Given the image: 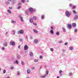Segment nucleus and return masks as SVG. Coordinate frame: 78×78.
<instances>
[{
	"label": "nucleus",
	"instance_id": "nucleus-3",
	"mask_svg": "<svg viewBox=\"0 0 78 78\" xmlns=\"http://www.w3.org/2000/svg\"><path fill=\"white\" fill-rule=\"evenodd\" d=\"M67 27L70 28V29H71V28H72V25H71V24H68L67 25Z\"/></svg>",
	"mask_w": 78,
	"mask_h": 78
},
{
	"label": "nucleus",
	"instance_id": "nucleus-40",
	"mask_svg": "<svg viewBox=\"0 0 78 78\" xmlns=\"http://www.w3.org/2000/svg\"><path fill=\"white\" fill-rule=\"evenodd\" d=\"M9 9H12V7H9Z\"/></svg>",
	"mask_w": 78,
	"mask_h": 78
},
{
	"label": "nucleus",
	"instance_id": "nucleus-4",
	"mask_svg": "<svg viewBox=\"0 0 78 78\" xmlns=\"http://www.w3.org/2000/svg\"><path fill=\"white\" fill-rule=\"evenodd\" d=\"M10 45H13V46L15 45V42H10Z\"/></svg>",
	"mask_w": 78,
	"mask_h": 78
},
{
	"label": "nucleus",
	"instance_id": "nucleus-58",
	"mask_svg": "<svg viewBox=\"0 0 78 78\" xmlns=\"http://www.w3.org/2000/svg\"><path fill=\"white\" fill-rule=\"evenodd\" d=\"M34 11H35V10H34Z\"/></svg>",
	"mask_w": 78,
	"mask_h": 78
},
{
	"label": "nucleus",
	"instance_id": "nucleus-31",
	"mask_svg": "<svg viewBox=\"0 0 78 78\" xmlns=\"http://www.w3.org/2000/svg\"><path fill=\"white\" fill-rule=\"evenodd\" d=\"M59 32H57L56 33V35H59Z\"/></svg>",
	"mask_w": 78,
	"mask_h": 78
},
{
	"label": "nucleus",
	"instance_id": "nucleus-29",
	"mask_svg": "<svg viewBox=\"0 0 78 78\" xmlns=\"http://www.w3.org/2000/svg\"><path fill=\"white\" fill-rule=\"evenodd\" d=\"M50 50L51 51H53V48H50Z\"/></svg>",
	"mask_w": 78,
	"mask_h": 78
},
{
	"label": "nucleus",
	"instance_id": "nucleus-49",
	"mask_svg": "<svg viewBox=\"0 0 78 78\" xmlns=\"http://www.w3.org/2000/svg\"><path fill=\"white\" fill-rule=\"evenodd\" d=\"M4 49H5V48L3 47V48H2V50H4Z\"/></svg>",
	"mask_w": 78,
	"mask_h": 78
},
{
	"label": "nucleus",
	"instance_id": "nucleus-53",
	"mask_svg": "<svg viewBox=\"0 0 78 78\" xmlns=\"http://www.w3.org/2000/svg\"><path fill=\"white\" fill-rule=\"evenodd\" d=\"M26 38H27V39H28V37L26 36Z\"/></svg>",
	"mask_w": 78,
	"mask_h": 78
},
{
	"label": "nucleus",
	"instance_id": "nucleus-30",
	"mask_svg": "<svg viewBox=\"0 0 78 78\" xmlns=\"http://www.w3.org/2000/svg\"><path fill=\"white\" fill-rule=\"evenodd\" d=\"M3 73H6V70H4L3 71Z\"/></svg>",
	"mask_w": 78,
	"mask_h": 78
},
{
	"label": "nucleus",
	"instance_id": "nucleus-47",
	"mask_svg": "<svg viewBox=\"0 0 78 78\" xmlns=\"http://www.w3.org/2000/svg\"><path fill=\"white\" fill-rule=\"evenodd\" d=\"M20 6H19V7H17V9H20Z\"/></svg>",
	"mask_w": 78,
	"mask_h": 78
},
{
	"label": "nucleus",
	"instance_id": "nucleus-7",
	"mask_svg": "<svg viewBox=\"0 0 78 78\" xmlns=\"http://www.w3.org/2000/svg\"><path fill=\"white\" fill-rule=\"evenodd\" d=\"M78 15H76L75 16L74 19L75 20H76V19H78Z\"/></svg>",
	"mask_w": 78,
	"mask_h": 78
},
{
	"label": "nucleus",
	"instance_id": "nucleus-41",
	"mask_svg": "<svg viewBox=\"0 0 78 78\" xmlns=\"http://www.w3.org/2000/svg\"><path fill=\"white\" fill-rule=\"evenodd\" d=\"M51 30H53V27L51 26Z\"/></svg>",
	"mask_w": 78,
	"mask_h": 78
},
{
	"label": "nucleus",
	"instance_id": "nucleus-22",
	"mask_svg": "<svg viewBox=\"0 0 78 78\" xmlns=\"http://www.w3.org/2000/svg\"><path fill=\"white\" fill-rule=\"evenodd\" d=\"M21 63H22V65H24V64H25L24 62L23 61H21Z\"/></svg>",
	"mask_w": 78,
	"mask_h": 78
},
{
	"label": "nucleus",
	"instance_id": "nucleus-33",
	"mask_svg": "<svg viewBox=\"0 0 78 78\" xmlns=\"http://www.w3.org/2000/svg\"><path fill=\"white\" fill-rule=\"evenodd\" d=\"M10 69L11 70H12V69H14V67H11Z\"/></svg>",
	"mask_w": 78,
	"mask_h": 78
},
{
	"label": "nucleus",
	"instance_id": "nucleus-2",
	"mask_svg": "<svg viewBox=\"0 0 78 78\" xmlns=\"http://www.w3.org/2000/svg\"><path fill=\"white\" fill-rule=\"evenodd\" d=\"M66 16H67V17H69V16H70L69 12L68 11H67L66 12Z\"/></svg>",
	"mask_w": 78,
	"mask_h": 78
},
{
	"label": "nucleus",
	"instance_id": "nucleus-18",
	"mask_svg": "<svg viewBox=\"0 0 78 78\" xmlns=\"http://www.w3.org/2000/svg\"><path fill=\"white\" fill-rule=\"evenodd\" d=\"M69 50H73V47H70Z\"/></svg>",
	"mask_w": 78,
	"mask_h": 78
},
{
	"label": "nucleus",
	"instance_id": "nucleus-20",
	"mask_svg": "<svg viewBox=\"0 0 78 78\" xmlns=\"http://www.w3.org/2000/svg\"><path fill=\"white\" fill-rule=\"evenodd\" d=\"M46 76V74H45V75L44 76H41V78H45V77Z\"/></svg>",
	"mask_w": 78,
	"mask_h": 78
},
{
	"label": "nucleus",
	"instance_id": "nucleus-56",
	"mask_svg": "<svg viewBox=\"0 0 78 78\" xmlns=\"http://www.w3.org/2000/svg\"><path fill=\"white\" fill-rule=\"evenodd\" d=\"M9 1H11V0H8Z\"/></svg>",
	"mask_w": 78,
	"mask_h": 78
},
{
	"label": "nucleus",
	"instance_id": "nucleus-23",
	"mask_svg": "<svg viewBox=\"0 0 78 78\" xmlns=\"http://www.w3.org/2000/svg\"><path fill=\"white\" fill-rule=\"evenodd\" d=\"M16 64H18L19 62H18V61H17V60H16Z\"/></svg>",
	"mask_w": 78,
	"mask_h": 78
},
{
	"label": "nucleus",
	"instance_id": "nucleus-32",
	"mask_svg": "<svg viewBox=\"0 0 78 78\" xmlns=\"http://www.w3.org/2000/svg\"><path fill=\"white\" fill-rule=\"evenodd\" d=\"M21 2L22 3H24V2H25V1L24 0H21Z\"/></svg>",
	"mask_w": 78,
	"mask_h": 78
},
{
	"label": "nucleus",
	"instance_id": "nucleus-44",
	"mask_svg": "<svg viewBox=\"0 0 78 78\" xmlns=\"http://www.w3.org/2000/svg\"><path fill=\"white\" fill-rule=\"evenodd\" d=\"M17 75H20V73H19V72H18L17 73Z\"/></svg>",
	"mask_w": 78,
	"mask_h": 78
},
{
	"label": "nucleus",
	"instance_id": "nucleus-26",
	"mask_svg": "<svg viewBox=\"0 0 78 78\" xmlns=\"http://www.w3.org/2000/svg\"><path fill=\"white\" fill-rule=\"evenodd\" d=\"M13 35H14L15 34H16V31H15L13 30Z\"/></svg>",
	"mask_w": 78,
	"mask_h": 78
},
{
	"label": "nucleus",
	"instance_id": "nucleus-15",
	"mask_svg": "<svg viewBox=\"0 0 78 78\" xmlns=\"http://www.w3.org/2000/svg\"><path fill=\"white\" fill-rule=\"evenodd\" d=\"M34 31L36 33H38V32L37 30H34Z\"/></svg>",
	"mask_w": 78,
	"mask_h": 78
},
{
	"label": "nucleus",
	"instance_id": "nucleus-10",
	"mask_svg": "<svg viewBox=\"0 0 78 78\" xmlns=\"http://www.w3.org/2000/svg\"><path fill=\"white\" fill-rule=\"evenodd\" d=\"M24 31L23 30H21L20 31V34H23V33H24Z\"/></svg>",
	"mask_w": 78,
	"mask_h": 78
},
{
	"label": "nucleus",
	"instance_id": "nucleus-55",
	"mask_svg": "<svg viewBox=\"0 0 78 78\" xmlns=\"http://www.w3.org/2000/svg\"><path fill=\"white\" fill-rule=\"evenodd\" d=\"M26 78H29V77H26Z\"/></svg>",
	"mask_w": 78,
	"mask_h": 78
},
{
	"label": "nucleus",
	"instance_id": "nucleus-45",
	"mask_svg": "<svg viewBox=\"0 0 78 78\" xmlns=\"http://www.w3.org/2000/svg\"><path fill=\"white\" fill-rule=\"evenodd\" d=\"M74 31L75 32H76L77 31V29H75L74 30Z\"/></svg>",
	"mask_w": 78,
	"mask_h": 78
},
{
	"label": "nucleus",
	"instance_id": "nucleus-34",
	"mask_svg": "<svg viewBox=\"0 0 78 78\" xmlns=\"http://www.w3.org/2000/svg\"><path fill=\"white\" fill-rule=\"evenodd\" d=\"M34 61V62H38V60L36 59Z\"/></svg>",
	"mask_w": 78,
	"mask_h": 78
},
{
	"label": "nucleus",
	"instance_id": "nucleus-48",
	"mask_svg": "<svg viewBox=\"0 0 78 78\" xmlns=\"http://www.w3.org/2000/svg\"><path fill=\"white\" fill-rule=\"evenodd\" d=\"M59 42V43H62V41H60Z\"/></svg>",
	"mask_w": 78,
	"mask_h": 78
},
{
	"label": "nucleus",
	"instance_id": "nucleus-24",
	"mask_svg": "<svg viewBox=\"0 0 78 78\" xmlns=\"http://www.w3.org/2000/svg\"><path fill=\"white\" fill-rule=\"evenodd\" d=\"M62 72V71L61 70H59V73L61 74V73Z\"/></svg>",
	"mask_w": 78,
	"mask_h": 78
},
{
	"label": "nucleus",
	"instance_id": "nucleus-28",
	"mask_svg": "<svg viewBox=\"0 0 78 78\" xmlns=\"http://www.w3.org/2000/svg\"><path fill=\"white\" fill-rule=\"evenodd\" d=\"M48 70H47L46 71V75H48Z\"/></svg>",
	"mask_w": 78,
	"mask_h": 78
},
{
	"label": "nucleus",
	"instance_id": "nucleus-42",
	"mask_svg": "<svg viewBox=\"0 0 78 78\" xmlns=\"http://www.w3.org/2000/svg\"><path fill=\"white\" fill-rule=\"evenodd\" d=\"M42 56L41 55L40 56V58L42 59Z\"/></svg>",
	"mask_w": 78,
	"mask_h": 78
},
{
	"label": "nucleus",
	"instance_id": "nucleus-52",
	"mask_svg": "<svg viewBox=\"0 0 78 78\" xmlns=\"http://www.w3.org/2000/svg\"><path fill=\"white\" fill-rule=\"evenodd\" d=\"M57 78H59V76H58L57 77Z\"/></svg>",
	"mask_w": 78,
	"mask_h": 78
},
{
	"label": "nucleus",
	"instance_id": "nucleus-38",
	"mask_svg": "<svg viewBox=\"0 0 78 78\" xmlns=\"http://www.w3.org/2000/svg\"><path fill=\"white\" fill-rule=\"evenodd\" d=\"M33 24L34 25H37V23H33Z\"/></svg>",
	"mask_w": 78,
	"mask_h": 78
},
{
	"label": "nucleus",
	"instance_id": "nucleus-16",
	"mask_svg": "<svg viewBox=\"0 0 78 78\" xmlns=\"http://www.w3.org/2000/svg\"><path fill=\"white\" fill-rule=\"evenodd\" d=\"M8 44V43L6 42L5 43V44H4V46L5 47H6L7 46V44Z\"/></svg>",
	"mask_w": 78,
	"mask_h": 78
},
{
	"label": "nucleus",
	"instance_id": "nucleus-54",
	"mask_svg": "<svg viewBox=\"0 0 78 78\" xmlns=\"http://www.w3.org/2000/svg\"><path fill=\"white\" fill-rule=\"evenodd\" d=\"M0 71H1V68H0Z\"/></svg>",
	"mask_w": 78,
	"mask_h": 78
},
{
	"label": "nucleus",
	"instance_id": "nucleus-19",
	"mask_svg": "<svg viewBox=\"0 0 78 78\" xmlns=\"http://www.w3.org/2000/svg\"><path fill=\"white\" fill-rule=\"evenodd\" d=\"M11 22L12 23H16V21L13 20H12Z\"/></svg>",
	"mask_w": 78,
	"mask_h": 78
},
{
	"label": "nucleus",
	"instance_id": "nucleus-17",
	"mask_svg": "<svg viewBox=\"0 0 78 78\" xmlns=\"http://www.w3.org/2000/svg\"><path fill=\"white\" fill-rule=\"evenodd\" d=\"M8 12L10 14H11V11H10L8 9L7 10Z\"/></svg>",
	"mask_w": 78,
	"mask_h": 78
},
{
	"label": "nucleus",
	"instance_id": "nucleus-21",
	"mask_svg": "<svg viewBox=\"0 0 78 78\" xmlns=\"http://www.w3.org/2000/svg\"><path fill=\"white\" fill-rule=\"evenodd\" d=\"M73 74L72 73H69V76H72V75Z\"/></svg>",
	"mask_w": 78,
	"mask_h": 78
},
{
	"label": "nucleus",
	"instance_id": "nucleus-51",
	"mask_svg": "<svg viewBox=\"0 0 78 78\" xmlns=\"http://www.w3.org/2000/svg\"><path fill=\"white\" fill-rule=\"evenodd\" d=\"M6 34H8V32H6Z\"/></svg>",
	"mask_w": 78,
	"mask_h": 78
},
{
	"label": "nucleus",
	"instance_id": "nucleus-39",
	"mask_svg": "<svg viewBox=\"0 0 78 78\" xmlns=\"http://www.w3.org/2000/svg\"><path fill=\"white\" fill-rule=\"evenodd\" d=\"M62 30L63 31H64V32H66V29H65L63 28Z\"/></svg>",
	"mask_w": 78,
	"mask_h": 78
},
{
	"label": "nucleus",
	"instance_id": "nucleus-43",
	"mask_svg": "<svg viewBox=\"0 0 78 78\" xmlns=\"http://www.w3.org/2000/svg\"><path fill=\"white\" fill-rule=\"evenodd\" d=\"M75 8V6H74L73 7V9H74Z\"/></svg>",
	"mask_w": 78,
	"mask_h": 78
},
{
	"label": "nucleus",
	"instance_id": "nucleus-13",
	"mask_svg": "<svg viewBox=\"0 0 78 78\" xmlns=\"http://www.w3.org/2000/svg\"><path fill=\"white\" fill-rule=\"evenodd\" d=\"M50 33L52 34H53V33H54V32H53V30H51L50 31Z\"/></svg>",
	"mask_w": 78,
	"mask_h": 78
},
{
	"label": "nucleus",
	"instance_id": "nucleus-5",
	"mask_svg": "<svg viewBox=\"0 0 78 78\" xmlns=\"http://www.w3.org/2000/svg\"><path fill=\"white\" fill-rule=\"evenodd\" d=\"M27 73H28V74L30 73H31V70H30V69H28L27 70Z\"/></svg>",
	"mask_w": 78,
	"mask_h": 78
},
{
	"label": "nucleus",
	"instance_id": "nucleus-50",
	"mask_svg": "<svg viewBox=\"0 0 78 78\" xmlns=\"http://www.w3.org/2000/svg\"><path fill=\"white\" fill-rule=\"evenodd\" d=\"M44 67H45V68H46V67H47V66H46V65H45V66H44Z\"/></svg>",
	"mask_w": 78,
	"mask_h": 78
},
{
	"label": "nucleus",
	"instance_id": "nucleus-14",
	"mask_svg": "<svg viewBox=\"0 0 78 78\" xmlns=\"http://www.w3.org/2000/svg\"><path fill=\"white\" fill-rule=\"evenodd\" d=\"M32 18L34 19V20H36V17L35 16H34Z\"/></svg>",
	"mask_w": 78,
	"mask_h": 78
},
{
	"label": "nucleus",
	"instance_id": "nucleus-8",
	"mask_svg": "<svg viewBox=\"0 0 78 78\" xmlns=\"http://www.w3.org/2000/svg\"><path fill=\"white\" fill-rule=\"evenodd\" d=\"M72 25L73 27H75L76 26V23H73Z\"/></svg>",
	"mask_w": 78,
	"mask_h": 78
},
{
	"label": "nucleus",
	"instance_id": "nucleus-11",
	"mask_svg": "<svg viewBox=\"0 0 78 78\" xmlns=\"http://www.w3.org/2000/svg\"><path fill=\"white\" fill-rule=\"evenodd\" d=\"M38 42V40H37L36 39L34 40V43H35L36 44Z\"/></svg>",
	"mask_w": 78,
	"mask_h": 78
},
{
	"label": "nucleus",
	"instance_id": "nucleus-1",
	"mask_svg": "<svg viewBox=\"0 0 78 78\" xmlns=\"http://www.w3.org/2000/svg\"><path fill=\"white\" fill-rule=\"evenodd\" d=\"M24 49L25 50H27L28 49V47L27 45H25L24 47Z\"/></svg>",
	"mask_w": 78,
	"mask_h": 78
},
{
	"label": "nucleus",
	"instance_id": "nucleus-37",
	"mask_svg": "<svg viewBox=\"0 0 78 78\" xmlns=\"http://www.w3.org/2000/svg\"><path fill=\"white\" fill-rule=\"evenodd\" d=\"M41 18L42 19H44V15H42V17H41Z\"/></svg>",
	"mask_w": 78,
	"mask_h": 78
},
{
	"label": "nucleus",
	"instance_id": "nucleus-46",
	"mask_svg": "<svg viewBox=\"0 0 78 78\" xmlns=\"http://www.w3.org/2000/svg\"><path fill=\"white\" fill-rule=\"evenodd\" d=\"M20 48V45H19L18 46V48Z\"/></svg>",
	"mask_w": 78,
	"mask_h": 78
},
{
	"label": "nucleus",
	"instance_id": "nucleus-25",
	"mask_svg": "<svg viewBox=\"0 0 78 78\" xmlns=\"http://www.w3.org/2000/svg\"><path fill=\"white\" fill-rule=\"evenodd\" d=\"M73 13H74V14H75L76 13V11H73Z\"/></svg>",
	"mask_w": 78,
	"mask_h": 78
},
{
	"label": "nucleus",
	"instance_id": "nucleus-35",
	"mask_svg": "<svg viewBox=\"0 0 78 78\" xmlns=\"http://www.w3.org/2000/svg\"><path fill=\"white\" fill-rule=\"evenodd\" d=\"M67 44H68V43L67 42L65 43V45H67Z\"/></svg>",
	"mask_w": 78,
	"mask_h": 78
},
{
	"label": "nucleus",
	"instance_id": "nucleus-57",
	"mask_svg": "<svg viewBox=\"0 0 78 78\" xmlns=\"http://www.w3.org/2000/svg\"><path fill=\"white\" fill-rule=\"evenodd\" d=\"M71 38H70V40H71Z\"/></svg>",
	"mask_w": 78,
	"mask_h": 78
},
{
	"label": "nucleus",
	"instance_id": "nucleus-9",
	"mask_svg": "<svg viewBox=\"0 0 78 78\" xmlns=\"http://www.w3.org/2000/svg\"><path fill=\"white\" fill-rule=\"evenodd\" d=\"M30 22V23H33V19H32V18H30L29 20Z\"/></svg>",
	"mask_w": 78,
	"mask_h": 78
},
{
	"label": "nucleus",
	"instance_id": "nucleus-36",
	"mask_svg": "<svg viewBox=\"0 0 78 78\" xmlns=\"http://www.w3.org/2000/svg\"><path fill=\"white\" fill-rule=\"evenodd\" d=\"M72 6V4H70L69 5V6H70V7H71Z\"/></svg>",
	"mask_w": 78,
	"mask_h": 78
},
{
	"label": "nucleus",
	"instance_id": "nucleus-12",
	"mask_svg": "<svg viewBox=\"0 0 78 78\" xmlns=\"http://www.w3.org/2000/svg\"><path fill=\"white\" fill-rule=\"evenodd\" d=\"M30 55L31 56H33V53L32 52H30Z\"/></svg>",
	"mask_w": 78,
	"mask_h": 78
},
{
	"label": "nucleus",
	"instance_id": "nucleus-6",
	"mask_svg": "<svg viewBox=\"0 0 78 78\" xmlns=\"http://www.w3.org/2000/svg\"><path fill=\"white\" fill-rule=\"evenodd\" d=\"M29 11L30 12H32V11H33V9L32 8H29Z\"/></svg>",
	"mask_w": 78,
	"mask_h": 78
},
{
	"label": "nucleus",
	"instance_id": "nucleus-27",
	"mask_svg": "<svg viewBox=\"0 0 78 78\" xmlns=\"http://www.w3.org/2000/svg\"><path fill=\"white\" fill-rule=\"evenodd\" d=\"M20 18L21 19V21H22V22H23V19H22V17H20Z\"/></svg>",
	"mask_w": 78,
	"mask_h": 78
}]
</instances>
